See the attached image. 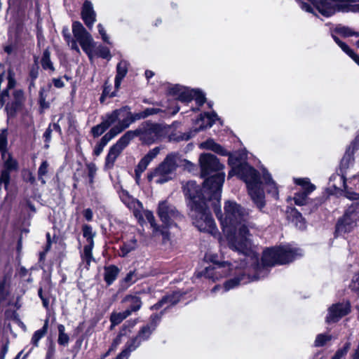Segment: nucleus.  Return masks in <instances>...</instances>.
<instances>
[{"instance_id":"obj_53","label":"nucleus","mask_w":359,"mask_h":359,"mask_svg":"<svg viewBox=\"0 0 359 359\" xmlns=\"http://www.w3.org/2000/svg\"><path fill=\"white\" fill-rule=\"evenodd\" d=\"M337 32L339 34H340L342 36H346V37L353 36V35L359 36V33H355L350 28L346 27L337 28Z\"/></svg>"},{"instance_id":"obj_59","label":"nucleus","mask_w":359,"mask_h":359,"mask_svg":"<svg viewBox=\"0 0 359 359\" xmlns=\"http://www.w3.org/2000/svg\"><path fill=\"white\" fill-rule=\"evenodd\" d=\"M97 29H98V32H99L100 34L102 36V40L104 42L109 43V38L107 36L103 25L102 24L97 25Z\"/></svg>"},{"instance_id":"obj_19","label":"nucleus","mask_w":359,"mask_h":359,"mask_svg":"<svg viewBox=\"0 0 359 359\" xmlns=\"http://www.w3.org/2000/svg\"><path fill=\"white\" fill-rule=\"evenodd\" d=\"M161 149V147H160L152 149L140 160L135 170V179L137 183H139V180H140L141 174L147 169L150 162L156 157Z\"/></svg>"},{"instance_id":"obj_22","label":"nucleus","mask_w":359,"mask_h":359,"mask_svg":"<svg viewBox=\"0 0 359 359\" xmlns=\"http://www.w3.org/2000/svg\"><path fill=\"white\" fill-rule=\"evenodd\" d=\"M120 197L123 203L126 204L129 209L133 211L136 217L140 215L143 206L139 201L132 198L126 191H122Z\"/></svg>"},{"instance_id":"obj_64","label":"nucleus","mask_w":359,"mask_h":359,"mask_svg":"<svg viewBox=\"0 0 359 359\" xmlns=\"http://www.w3.org/2000/svg\"><path fill=\"white\" fill-rule=\"evenodd\" d=\"M346 196L350 200H358L359 199V193H355L351 191H346Z\"/></svg>"},{"instance_id":"obj_33","label":"nucleus","mask_w":359,"mask_h":359,"mask_svg":"<svg viewBox=\"0 0 359 359\" xmlns=\"http://www.w3.org/2000/svg\"><path fill=\"white\" fill-rule=\"evenodd\" d=\"M336 43L353 60L359 65V56L353 52L345 43L339 40V39L335 36H332Z\"/></svg>"},{"instance_id":"obj_14","label":"nucleus","mask_w":359,"mask_h":359,"mask_svg":"<svg viewBox=\"0 0 359 359\" xmlns=\"http://www.w3.org/2000/svg\"><path fill=\"white\" fill-rule=\"evenodd\" d=\"M133 133L126 132L118 141L113 145L106 157V165L111 167L114 165L117 157L123 150V149L129 144L133 140Z\"/></svg>"},{"instance_id":"obj_10","label":"nucleus","mask_w":359,"mask_h":359,"mask_svg":"<svg viewBox=\"0 0 359 359\" xmlns=\"http://www.w3.org/2000/svg\"><path fill=\"white\" fill-rule=\"evenodd\" d=\"M169 93L182 103H189L194 100L198 106H201L205 103L206 100L204 93L201 90L191 89L179 85L171 87L169 90Z\"/></svg>"},{"instance_id":"obj_48","label":"nucleus","mask_w":359,"mask_h":359,"mask_svg":"<svg viewBox=\"0 0 359 359\" xmlns=\"http://www.w3.org/2000/svg\"><path fill=\"white\" fill-rule=\"evenodd\" d=\"M107 128L108 127L102 121L101 123L92 128L91 133L94 137H98L103 134Z\"/></svg>"},{"instance_id":"obj_28","label":"nucleus","mask_w":359,"mask_h":359,"mask_svg":"<svg viewBox=\"0 0 359 359\" xmlns=\"http://www.w3.org/2000/svg\"><path fill=\"white\" fill-rule=\"evenodd\" d=\"M180 297L181 294L180 292H175L171 295L163 297L158 304L154 305L152 309H158L164 305H166L165 309H167L169 306L177 304L180 301Z\"/></svg>"},{"instance_id":"obj_11","label":"nucleus","mask_w":359,"mask_h":359,"mask_svg":"<svg viewBox=\"0 0 359 359\" xmlns=\"http://www.w3.org/2000/svg\"><path fill=\"white\" fill-rule=\"evenodd\" d=\"M72 32L76 42H79L82 50L88 55L89 59L92 60L95 41L91 34L87 32L80 22H73Z\"/></svg>"},{"instance_id":"obj_35","label":"nucleus","mask_w":359,"mask_h":359,"mask_svg":"<svg viewBox=\"0 0 359 359\" xmlns=\"http://www.w3.org/2000/svg\"><path fill=\"white\" fill-rule=\"evenodd\" d=\"M48 327V320H46L45 321L44 325L42 327V328L34 332V333L32 337V340H31V342L34 346H35V347L39 346V342L40 339H42L47 333Z\"/></svg>"},{"instance_id":"obj_23","label":"nucleus","mask_w":359,"mask_h":359,"mask_svg":"<svg viewBox=\"0 0 359 359\" xmlns=\"http://www.w3.org/2000/svg\"><path fill=\"white\" fill-rule=\"evenodd\" d=\"M120 133V130H118L116 126L111 128L110 130L95 145L93 151L94 154L95 156H99L102 152L107 143Z\"/></svg>"},{"instance_id":"obj_21","label":"nucleus","mask_w":359,"mask_h":359,"mask_svg":"<svg viewBox=\"0 0 359 359\" xmlns=\"http://www.w3.org/2000/svg\"><path fill=\"white\" fill-rule=\"evenodd\" d=\"M125 107L126 111H124L123 120L120 121L119 126H116V128L120 130L121 133L126 128H128L130 125L135 121L145 118V114H144V111L135 114H132L129 107Z\"/></svg>"},{"instance_id":"obj_49","label":"nucleus","mask_w":359,"mask_h":359,"mask_svg":"<svg viewBox=\"0 0 359 359\" xmlns=\"http://www.w3.org/2000/svg\"><path fill=\"white\" fill-rule=\"evenodd\" d=\"M351 346V344L349 342H347L345 344L344 347L341 349H339L336 353L334 354V357L332 359H341L344 356H345L349 350Z\"/></svg>"},{"instance_id":"obj_17","label":"nucleus","mask_w":359,"mask_h":359,"mask_svg":"<svg viewBox=\"0 0 359 359\" xmlns=\"http://www.w3.org/2000/svg\"><path fill=\"white\" fill-rule=\"evenodd\" d=\"M260 279V276H245L242 275L241 278H231L226 280L223 286L220 285H215L211 290L212 293H216L219 290L222 292H227L231 289L236 287L241 284H246L248 283Z\"/></svg>"},{"instance_id":"obj_3","label":"nucleus","mask_w":359,"mask_h":359,"mask_svg":"<svg viewBox=\"0 0 359 359\" xmlns=\"http://www.w3.org/2000/svg\"><path fill=\"white\" fill-rule=\"evenodd\" d=\"M200 148L210 149L222 156H229L228 163L231 167L229 177L237 175L246 184L248 194L255 204L262 210L265 205V195L263 184L257 171L243 161L246 154L243 152L230 154L213 140H208L200 144Z\"/></svg>"},{"instance_id":"obj_24","label":"nucleus","mask_w":359,"mask_h":359,"mask_svg":"<svg viewBox=\"0 0 359 359\" xmlns=\"http://www.w3.org/2000/svg\"><path fill=\"white\" fill-rule=\"evenodd\" d=\"M124 111H126V107H124L116 109L111 113L107 114L104 118H103L102 121L108 128L115 123H117L116 126H119L120 121L123 120Z\"/></svg>"},{"instance_id":"obj_8","label":"nucleus","mask_w":359,"mask_h":359,"mask_svg":"<svg viewBox=\"0 0 359 359\" xmlns=\"http://www.w3.org/2000/svg\"><path fill=\"white\" fill-rule=\"evenodd\" d=\"M161 317L157 315H152L149 323L142 326L139 330L137 336L130 339L126 344V348L122 351H126V356H129L130 353L138 348L141 344L147 341L153 332L157 327V323L160 320Z\"/></svg>"},{"instance_id":"obj_51","label":"nucleus","mask_w":359,"mask_h":359,"mask_svg":"<svg viewBox=\"0 0 359 359\" xmlns=\"http://www.w3.org/2000/svg\"><path fill=\"white\" fill-rule=\"evenodd\" d=\"M97 55L104 59L110 60L111 54L108 48L99 46L97 50Z\"/></svg>"},{"instance_id":"obj_9","label":"nucleus","mask_w":359,"mask_h":359,"mask_svg":"<svg viewBox=\"0 0 359 359\" xmlns=\"http://www.w3.org/2000/svg\"><path fill=\"white\" fill-rule=\"evenodd\" d=\"M178 155L175 153L168 154L159 166L149 176V180L154 178L157 184H163L171 179L170 175L177 168Z\"/></svg>"},{"instance_id":"obj_50","label":"nucleus","mask_w":359,"mask_h":359,"mask_svg":"<svg viewBox=\"0 0 359 359\" xmlns=\"http://www.w3.org/2000/svg\"><path fill=\"white\" fill-rule=\"evenodd\" d=\"M350 288L355 292L359 296V272L356 273L352 278L351 283L350 284Z\"/></svg>"},{"instance_id":"obj_43","label":"nucleus","mask_w":359,"mask_h":359,"mask_svg":"<svg viewBox=\"0 0 359 359\" xmlns=\"http://www.w3.org/2000/svg\"><path fill=\"white\" fill-rule=\"evenodd\" d=\"M332 339V335L329 334H319L316 336L314 345L316 347L323 346Z\"/></svg>"},{"instance_id":"obj_29","label":"nucleus","mask_w":359,"mask_h":359,"mask_svg":"<svg viewBox=\"0 0 359 359\" xmlns=\"http://www.w3.org/2000/svg\"><path fill=\"white\" fill-rule=\"evenodd\" d=\"M335 13L337 12H353V6L351 4L355 3L354 0H333Z\"/></svg>"},{"instance_id":"obj_2","label":"nucleus","mask_w":359,"mask_h":359,"mask_svg":"<svg viewBox=\"0 0 359 359\" xmlns=\"http://www.w3.org/2000/svg\"><path fill=\"white\" fill-rule=\"evenodd\" d=\"M224 210V214L217 210L215 213L226 236L229 248L250 257L256 262L258 254L252 247L250 234L246 226L248 212L231 201L225 203Z\"/></svg>"},{"instance_id":"obj_47","label":"nucleus","mask_w":359,"mask_h":359,"mask_svg":"<svg viewBox=\"0 0 359 359\" xmlns=\"http://www.w3.org/2000/svg\"><path fill=\"white\" fill-rule=\"evenodd\" d=\"M353 162V156L351 153H346L342 158L341 161V169H347L348 168Z\"/></svg>"},{"instance_id":"obj_58","label":"nucleus","mask_w":359,"mask_h":359,"mask_svg":"<svg viewBox=\"0 0 359 359\" xmlns=\"http://www.w3.org/2000/svg\"><path fill=\"white\" fill-rule=\"evenodd\" d=\"M111 85L108 84L107 83H104V90L102 92V97H114L116 96L115 92L111 91Z\"/></svg>"},{"instance_id":"obj_25","label":"nucleus","mask_w":359,"mask_h":359,"mask_svg":"<svg viewBox=\"0 0 359 359\" xmlns=\"http://www.w3.org/2000/svg\"><path fill=\"white\" fill-rule=\"evenodd\" d=\"M217 119V114L215 111L201 114L200 118L196 122V124L198 125V128H197L196 130L198 131L211 127Z\"/></svg>"},{"instance_id":"obj_42","label":"nucleus","mask_w":359,"mask_h":359,"mask_svg":"<svg viewBox=\"0 0 359 359\" xmlns=\"http://www.w3.org/2000/svg\"><path fill=\"white\" fill-rule=\"evenodd\" d=\"M147 219H148L149 222L150 223L151 226L154 228V231H160L161 235L163 237V239H168L169 238V234L168 232L166 230L163 229H159V228L156 225L154 222V217L151 212H148L146 213Z\"/></svg>"},{"instance_id":"obj_36","label":"nucleus","mask_w":359,"mask_h":359,"mask_svg":"<svg viewBox=\"0 0 359 359\" xmlns=\"http://www.w3.org/2000/svg\"><path fill=\"white\" fill-rule=\"evenodd\" d=\"M41 64L44 70L49 71L51 73L55 71V67L50 60V53L48 48L45 49L43 53Z\"/></svg>"},{"instance_id":"obj_37","label":"nucleus","mask_w":359,"mask_h":359,"mask_svg":"<svg viewBox=\"0 0 359 359\" xmlns=\"http://www.w3.org/2000/svg\"><path fill=\"white\" fill-rule=\"evenodd\" d=\"M131 314L130 309H126L123 312L112 313L110 317V320L113 325H116L121 323L124 319Z\"/></svg>"},{"instance_id":"obj_44","label":"nucleus","mask_w":359,"mask_h":359,"mask_svg":"<svg viewBox=\"0 0 359 359\" xmlns=\"http://www.w3.org/2000/svg\"><path fill=\"white\" fill-rule=\"evenodd\" d=\"M94 245V243H88L84 246L83 253L82 255L83 259L87 262L88 264H90V261L93 259L92 250Z\"/></svg>"},{"instance_id":"obj_12","label":"nucleus","mask_w":359,"mask_h":359,"mask_svg":"<svg viewBox=\"0 0 359 359\" xmlns=\"http://www.w3.org/2000/svg\"><path fill=\"white\" fill-rule=\"evenodd\" d=\"M358 208L359 202H355L348 208L336 226V233L337 235L351 231L356 225V221L359 218V212H357Z\"/></svg>"},{"instance_id":"obj_54","label":"nucleus","mask_w":359,"mask_h":359,"mask_svg":"<svg viewBox=\"0 0 359 359\" xmlns=\"http://www.w3.org/2000/svg\"><path fill=\"white\" fill-rule=\"evenodd\" d=\"M10 172H11L4 170H3L1 172L0 177V185L4 184L6 189H7L10 182Z\"/></svg>"},{"instance_id":"obj_56","label":"nucleus","mask_w":359,"mask_h":359,"mask_svg":"<svg viewBox=\"0 0 359 359\" xmlns=\"http://www.w3.org/2000/svg\"><path fill=\"white\" fill-rule=\"evenodd\" d=\"M8 80L7 90L13 88L15 85V74L11 70H8L6 76Z\"/></svg>"},{"instance_id":"obj_1","label":"nucleus","mask_w":359,"mask_h":359,"mask_svg":"<svg viewBox=\"0 0 359 359\" xmlns=\"http://www.w3.org/2000/svg\"><path fill=\"white\" fill-rule=\"evenodd\" d=\"M241 254L244 258L241 259L240 266L230 264L227 262L217 263L216 265L205 267L203 271L197 273V276H203L216 281L228 276H233V278H241L243 274L250 276V272L253 271L255 273L253 276L259 275L262 278L267 274V270L264 266L287 264L302 256L303 252L302 250L290 245L268 248L263 252V266L259 265L258 261L254 262L253 259L250 257L243 253Z\"/></svg>"},{"instance_id":"obj_13","label":"nucleus","mask_w":359,"mask_h":359,"mask_svg":"<svg viewBox=\"0 0 359 359\" xmlns=\"http://www.w3.org/2000/svg\"><path fill=\"white\" fill-rule=\"evenodd\" d=\"M158 215L162 222L167 226L175 224L176 221L182 219V215L176 208L167 201H162L158 205Z\"/></svg>"},{"instance_id":"obj_7","label":"nucleus","mask_w":359,"mask_h":359,"mask_svg":"<svg viewBox=\"0 0 359 359\" xmlns=\"http://www.w3.org/2000/svg\"><path fill=\"white\" fill-rule=\"evenodd\" d=\"M299 7L305 12L318 16L330 18L335 14L333 0H296Z\"/></svg>"},{"instance_id":"obj_6","label":"nucleus","mask_w":359,"mask_h":359,"mask_svg":"<svg viewBox=\"0 0 359 359\" xmlns=\"http://www.w3.org/2000/svg\"><path fill=\"white\" fill-rule=\"evenodd\" d=\"M129 132L133 133V139L136 136H140V140L147 144L161 140L167 133L165 126L151 123H145L137 130Z\"/></svg>"},{"instance_id":"obj_4","label":"nucleus","mask_w":359,"mask_h":359,"mask_svg":"<svg viewBox=\"0 0 359 359\" xmlns=\"http://www.w3.org/2000/svg\"><path fill=\"white\" fill-rule=\"evenodd\" d=\"M184 195L189 199V215L193 225L200 231L210 233L215 236L218 230L211 212L206 205V200L210 198L208 193H203L195 182H188L184 186Z\"/></svg>"},{"instance_id":"obj_38","label":"nucleus","mask_w":359,"mask_h":359,"mask_svg":"<svg viewBox=\"0 0 359 359\" xmlns=\"http://www.w3.org/2000/svg\"><path fill=\"white\" fill-rule=\"evenodd\" d=\"M123 301L128 302L130 303V308H128V309H130L131 311V313L138 311L142 306L141 300L137 296H126Z\"/></svg>"},{"instance_id":"obj_34","label":"nucleus","mask_w":359,"mask_h":359,"mask_svg":"<svg viewBox=\"0 0 359 359\" xmlns=\"http://www.w3.org/2000/svg\"><path fill=\"white\" fill-rule=\"evenodd\" d=\"M137 242L136 238L134 237L129 241L124 242L122 246L120 248L121 256H127L130 252L134 251L137 248Z\"/></svg>"},{"instance_id":"obj_60","label":"nucleus","mask_w":359,"mask_h":359,"mask_svg":"<svg viewBox=\"0 0 359 359\" xmlns=\"http://www.w3.org/2000/svg\"><path fill=\"white\" fill-rule=\"evenodd\" d=\"M38 74H39V69L37 67H33L32 68V69L30 70V72H29V76L31 78V82H30V84H29V88L31 86H34V80L38 77Z\"/></svg>"},{"instance_id":"obj_39","label":"nucleus","mask_w":359,"mask_h":359,"mask_svg":"<svg viewBox=\"0 0 359 359\" xmlns=\"http://www.w3.org/2000/svg\"><path fill=\"white\" fill-rule=\"evenodd\" d=\"M7 144V130H0V153L2 158H5L6 156Z\"/></svg>"},{"instance_id":"obj_52","label":"nucleus","mask_w":359,"mask_h":359,"mask_svg":"<svg viewBox=\"0 0 359 359\" xmlns=\"http://www.w3.org/2000/svg\"><path fill=\"white\" fill-rule=\"evenodd\" d=\"M121 337H122V334H120L119 335H118L116 339L114 340L110 348L109 349V351L104 353L100 359H104L109 354V353L111 351H114V349L116 348V347L121 343Z\"/></svg>"},{"instance_id":"obj_40","label":"nucleus","mask_w":359,"mask_h":359,"mask_svg":"<svg viewBox=\"0 0 359 359\" xmlns=\"http://www.w3.org/2000/svg\"><path fill=\"white\" fill-rule=\"evenodd\" d=\"M62 34L63 36L68 43L69 46L71 48V49L75 50L77 53L80 54L81 51L79 48V46L77 45L76 41L71 38V35L69 32V29L67 27H65L62 30Z\"/></svg>"},{"instance_id":"obj_61","label":"nucleus","mask_w":359,"mask_h":359,"mask_svg":"<svg viewBox=\"0 0 359 359\" xmlns=\"http://www.w3.org/2000/svg\"><path fill=\"white\" fill-rule=\"evenodd\" d=\"M69 336L65 333L62 334H59L58 336V344L62 346H65L69 342Z\"/></svg>"},{"instance_id":"obj_16","label":"nucleus","mask_w":359,"mask_h":359,"mask_svg":"<svg viewBox=\"0 0 359 359\" xmlns=\"http://www.w3.org/2000/svg\"><path fill=\"white\" fill-rule=\"evenodd\" d=\"M294 182L303 189L295 194L294 201L297 205H304L306 203L308 196L316 189V186L311 183L309 178H294Z\"/></svg>"},{"instance_id":"obj_57","label":"nucleus","mask_w":359,"mask_h":359,"mask_svg":"<svg viewBox=\"0 0 359 359\" xmlns=\"http://www.w3.org/2000/svg\"><path fill=\"white\" fill-rule=\"evenodd\" d=\"M87 169L88 172V176L90 177V182L93 183L94 176L97 172V167L95 163H89L87 164Z\"/></svg>"},{"instance_id":"obj_5","label":"nucleus","mask_w":359,"mask_h":359,"mask_svg":"<svg viewBox=\"0 0 359 359\" xmlns=\"http://www.w3.org/2000/svg\"><path fill=\"white\" fill-rule=\"evenodd\" d=\"M199 163L201 176L206 177L211 175L204 181L201 192L208 193L210 198L212 197L219 202L225 178V173L222 171L224 166L211 154H202L199 158Z\"/></svg>"},{"instance_id":"obj_30","label":"nucleus","mask_w":359,"mask_h":359,"mask_svg":"<svg viewBox=\"0 0 359 359\" xmlns=\"http://www.w3.org/2000/svg\"><path fill=\"white\" fill-rule=\"evenodd\" d=\"M289 217L291 222L299 229H304L306 228V221L297 210L292 209L289 214Z\"/></svg>"},{"instance_id":"obj_41","label":"nucleus","mask_w":359,"mask_h":359,"mask_svg":"<svg viewBox=\"0 0 359 359\" xmlns=\"http://www.w3.org/2000/svg\"><path fill=\"white\" fill-rule=\"evenodd\" d=\"M3 159L4 160V170L11 172L13 170H16L18 169V163L15 159H13L11 157L10 154L7 152L6 158Z\"/></svg>"},{"instance_id":"obj_15","label":"nucleus","mask_w":359,"mask_h":359,"mask_svg":"<svg viewBox=\"0 0 359 359\" xmlns=\"http://www.w3.org/2000/svg\"><path fill=\"white\" fill-rule=\"evenodd\" d=\"M133 133L126 132L118 141L113 145L106 157V165L111 167L114 165L117 157L123 150V149L129 144L133 140Z\"/></svg>"},{"instance_id":"obj_32","label":"nucleus","mask_w":359,"mask_h":359,"mask_svg":"<svg viewBox=\"0 0 359 359\" xmlns=\"http://www.w3.org/2000/svg\"><path fill=\"white\" fill-rule=\"evenodd\" d=\"M119 273V269L114 265L106 266L104 268V280L107 285H111L116 279Z\"/></svg>"},{"instance_id":"obj_27","label":"nucleus","mask_w":359,"mask_h":359,"mask_svg":"<svg viewBox=\"0 0 359 359\" xmlns=\"http://www.w3.org/2000/svg\"><path fill=\"white\" fill-rule=\"evenodd\" d=\"M262 178L264 181V184L267 188L268 193L271 194L275 198H277L278 195L277 184L273 180L271 175L265 169L262 170Z\"/></svg>"},{"instance_id":"obj_46","label":"nucleus","mask_w":359,"mask_h":359,"mask_svg":"<svg viewBox=\"0 0 359 359\" xmlns=\"http://www.w3.org/2000/svg\"><path fill=\"white\" fill-rule=\"evenodd\" d=\"M83 237L86 238L87 243H94L93 238L95 233L93 232V229L90 226L86 224L83 226Z\"/></svg>"},{"instance_id":"obj_55","label":"nucleus","mask_w":359,"mask_h":359,"mask_svg":"<svg viewBox=\"0 0 359 359\" xmlns=\"http://www.w3.org/2000/svg\"><path fill=\"white\" fill-rule=\"evenodd\" d=\"M138 279L137 275L135 271H130L124 278V282L130 285L137 281Z\"/></svg>"},{"instance_id":"obj_62","label":"nucleus","mask_w":359,"mask_h":359,"mask_svg":"<svg viewBox=\"0 0 359 359\" xmlns=\"http://www.w3.org/2000/svg\"><path fill=\"white\" fill-rule=\"evenodd\" d=\"M205 259L213 264V265H216L217 263H220L218 260V256L215 254H207L205 255Z\"/></svg>"},{"instance_id":"obj_45","label":"nucleus","mask_w":359,"mask_h":359,"mask_svg":"<svg viewBox=\"0 0 359 359\" xmlns=\"http://www.w3.org/2000/svg\"><path fill=\"white\" fill-rule=\"evenodd\" d=\"M48 166H49L48 163L46 161H44L41 163V164L39 166V170H38L39 180L43 184L46 183V180H44V176H46V174L48 173Z\"/></svg>"},{"instance_id":"obj_26","label":"nucleus","mask_w":359,"mask_h":359,"mask_svg":"<svg viewBox=\"0 0 359 359\" xmlns=\"http://www.w3.org/2000/svg\"><path fill=\"white\" fill-rule=\"evenodd\" d=\"M129 63L124 60H121L116 66V75L114 79V87L118 90L121 86L122 80L126 76L128 70Z\"/></svg>"},{"instance_id":"obj_18","label":"nucleus","mask_w":359,"mask_h":359,"mask_svg":"<svg viewBox=\"0 0 359 359\" xmlns=\"http://www.w3.org/2000/svg\"><path fill=\"white\" fill-rule=\"evenodd\" d=\"M351 310L349 302H342L333 304L328 309L326 322L328 323L337 322L341 318L347 315Z\"/></svg>"},{"instance_id":"obj_63","label":"nucleus","mask_w":359,"mask_h":359,"mask_svg":"<svg viewBox=\"0 0 359 359\" xmlns=\"http://www.w3.org/2000/svg\"><path fill=\"white\" fill-rule=\"evenodd\" d=\"M160 111H161V109H158V108H154V107L147 108L146 109L144 110V114H145V118H146L149 116L158 114Z\"/></svg>"},{"instance_id":"obj_31","label":"nucleus","mask_w":359,"mask_h":359,"mask_svg":"<svg viewBox=\"0 0 359 359\" xmlns=\"http://www.w3.org/2000/svg\"><path fill=\"white\" fill-rule=\"evenodd\" d=\"M11 276L6 275L0 282V304L6 300L9 294Z\"/></svg>"},{"instance_id":"obj_20","label":"nucleus","mask_w":359,"mask_h":359,"mask_svg":"<svg viewBox=\"0 0 359 359\" xmlns=\"http://www.w3.org/2000/svg\"><path fill=\"white\" fill-rule=\"evenodd\" d=\"M81 18L87 27L92 29L96 21V13L90 1L86 0L84 1L81 10Z\"/></svg>"}]
</instances>
